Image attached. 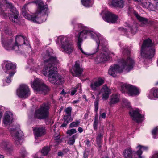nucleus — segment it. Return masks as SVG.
Returning <instances> with one entry per match:
<instances>
[{
    "label": "nucleus",
    "mask_w": 158,
    "mask_h": 158,
    "mask_svg": "<svg viewBox=\"0 0 158 158\" xmlns=\"http://www.w3.org/2000/svg\"><path fill=\"white\" fill-rule=\"evenodd\" d=\"M36 3L38 4V9L34 16L31 17L27 12L28 10L27 6L28 3L24 6L22 9V12L25 18L31 20L34 22L40 23L46 20L48 9L47 6L44 5L43 2L41 0L37 1Z\"/></svg>",
    "instance_id": "f257e3e1"
},
{
    "label": "nucleus",
    "mask_w": 158,
    "mask_h": 158,
    "mask_svg": "<svg viewBox=\"0 0 158 158\" xmlns=\"http://www.w3.org/2000/svg\"><path fill=\"white\" fill-rule=\"evenodd\" d=\"M14 40L11 37L7 38L6 37L4 39L2 37V45L5 48L8 50H14L18 51L19 50V46L23 44L28 45L29 44V42L27 39L24 36L21 35L16 36L15 42L14 44L13 42Z\"/></svg>",
    "instance_id": "f03ea898"
},
{
    "label": "nucleus",
    "mask_w": 158,
    "mask_h": 158,
    "mask_svg": "<svg viewBox=\"0 0 158 158\" xmlns=\"http://www.w3.org/2000/svg\"><path fill=\"white\" fill-rule=\"evenodd\" d=\"M44 59V67L43 70V74L48 77L56 72L57 68L55 65L58 63V60L55 56L52 55V53L48 50L46 53L42 54Z\"/></svg>",
    "instance_id": "7ed1b4c3"
},
{
    "label": "nucleus",
    "mask_w": 158,
    "mask_h": 158,
    "mask_svg": "<svg viewBox=\"0 0 158 158\" xmlns=\"http://www.w3.org/2000/svg\"><path fill=\"white\" fill-rule=\"evenodd\" d=\"M0 15L5 18L9 17L12 22L17 23L19 21V13L12 3L6 2L4 4L0 2Z\"/></svg>",
    "instance_id": "20e7f679"
},
{
    "label": "nucleus",
    "mask_w": 158,
    "mask_h": 158,
    "mask_svg": "<svg viewBox=\"0 0 158 158\" xmlns=\"http://www.w3.org/2000/svg\"><path fill=\"white\" fill-rule=\"evenodd\" d=\"M134 62L133 60L128 57L126 59H122L118 64L111 66L108 70L109 74L115 77L116 74L123 71L126 72L130 71L133 68Z\"/></svg>",
    "instance_id": "39448f33"
},
{
    "label": "nucleus",
    "mask_w": 158,
    "mask_h": 158,
    "mask_svg": "<svg viewBox=\"0 0 158 158\" xmlns=\"http://www.w3.org/2000/svg\"><path fill=\"white\" fill-rule=\"evenodd\" d=\"M74 29L75 31H81L76 36L77 38V45L78 49L84 54L87 56H90L92 54H91L85 52L82 49L81 45L83 39H86L88 35L90 36L92 38H94V33L88 30L87 28L83 27L81 24H76Z\"/></svg>",
    "instance_id": "423d86ee"
},
{
    "label": "nucleus",
    "mask_w": 158,
    "mask_h": 158,
    "mask_svg": "<svg viewBox=\"0 0 158 158\" xmlns=\"http://www.w3.org/2000/svg\"><path fill=\"white\" fill-rule=\"evenodd\" d=\"M151 40L148 39L143 41L140 51V59H151L154 54L155 49Z\"/></svg>",
    "instance_id": "0eeeda50"
},
{
    "label": "nucleus",
    "mask_w": 158,
    "mask_h": 158,
    "mask_svg": "<svg viewBox=\"0 0 158 158\" xmlns=\"http://www.w3.org/2000/svg\"><path fill=\"white\" fill-rule=\"evenodd\" d=\"M60 44L61 51L64 53L70 54L74 51L73 43L71 39L66 36H60L58 38Z\"/></svg>",
    "instance_id": "6e6552de"
},
{
    "label": "nucleus",
    "mask_w": 158,
    "mask_h": 158,
    "mask_svg": "<svg viewBox=\"0 0 158 158\" xmlns=\"http://www.w3.org/2000/svg\"><path fill=\"white\" fill-rule=\"evenodd\" d=\"M49 109L50 105L48 103H44L40 106L38 109L35 111L34 118L39 119L47 118L49 114Z\"/></svg>",
    "instance_id": "1a4fd4ad"
},
{
    "label": "nucleus",
    "mask_w": 158,
    "mask_h": 158,
    "mask_svg": "<svg viewBox=\"0 0 158 158\" xmlns=\"http://www.w3.org/2000/svg\"><path fill=\"white\" fill-rule=\"evenodd\" d=\"M31 86L34 90L40 93L45 94L49 90V88L43 81L39 78L35 79L31 83Z\"/></svg>",
    "instance_id": "9d476101"
},
{
    "label": "nucleus",
    "mask_w": 158,
    "mask_h": 158,
    "mask_svg": "<svg viewBox=\"0 0 158 158\" xmlns=\"http://www.w3.org/2000/svg\"><path fill=\"white\" fill-rule=\"evenodd\" d=\"M121 91L122 93H128L130 96L137 95L139 93V90L136 87L127 84L121 85Z\"/></svg>",
    "instance_id": "9b49d317"
},
{
    "label": "nucleus",
    "mask_w": 158,
    "mask_h": 158,
    "mask_svg": "<svg viewBox=\"0 0 158 158\" xmlns=\"http://www.w3.org/2000/svg\"><path fill=\"white\" fill-rule=\"evenodd\" d=\"M19 127L20 126L18 125L16 127L14 126L12 127H10L9 128L10 131L14 141L15 143L17 145L20 144V141L23 136L22 132L21 131L17 130Z\"/></svg>",
    "instance_id": "f8f14e48"
},
{
    "label": "nucleus",
    "mask_w": 158,
    "mask_h": 158,
    "mask_svg": "<svg viewBox=\"0 0 158 158\" xmlns=\"http://www.w3.org/2000/svg\"><path fill=\"white\" fill-rule=\"evenodd\" d=\"M30 91L28 86L26 85H20L17 90V94L20 98H26L30 95Z\"/></svg>",
    "instance_id": "ddd939ff"
},
{
    "label": "nucleus",
    "mask_w": 158,
    "mask_h": 158,
    "mask_svg": "<svg viewBox=\"0 0 158 158\" xmlns=\"http://www.w3.org/2000/svg\"><path fill=\"white\" fill-rule=\"evenodd\" d=\"M2 67L5 73L10 74V76H12L15 73L14 69L16 68V65L11 62H5L2 64Z\"/></svg>",
    "instance_id": "4468645a"
},
{
    "label": "nucleus",
    "mask_w": 158,
    "mask_h": 158,
    "mask_svg": "<svg viewBox=\"0 0 158 158\" xmlns=\"http://www.w3.org/2000/svg\"><path fill=\"white\" fill-rule=\"evenodd\" d=\"M94 39L96 41L97 45V47L95 51H94V52L92 53H89L91 54V55H92L97 52L99 49V45L103 47L104 45H105L107 43V41L106 40L103 38V37L101 36V35L99 33L96 34L95 33L94 34Z\"/></svg>",
    "instance_id": "2eb2a0df"
},
{
    "label": "nucleus",
    "mask_w": 158,
    "mask_h": 158,
    "mask_svg": "<svg viewBox=\"0 0 158 158\" xmlns=\"http://www.w3.org/2000/svg\"><path fill=\"white\" fill-rule=\"evenodd\" d=\"M48 77L49 81L56 85L61 84L64 81L61 76L56 73V71Z\"/></svg>",
    "instance_id": "dca6fc26"
},
{
    "label": "nucleus",
    "mask_w": 158,
    "mask_h": 158,
    "mask_svg": "<svg viewBox=\"0 0 158 158\" xmlns=\"http://www.w3.org/2000/svg\"><path fill=\"white\" fill-rule=\"evenodd\" d=\"M129 113L132 120L137 123H140L142 121L143 116L141 115V112L138 109H131L130 110Z\"/></svg>",
    "instance_id": "f3484780"
},
{
    "label": "nucleus",
    "mask_w": 158,
    "mask_h": 158,
    "mask_svg": "<svg viewBox=\"0 0 158 158\" xmlns=\"http://www.w3.org/2000/svg\"><path fill=\"white\" fill-rule=\"evenodd\" d=\"M104 20L107 22L111 23H115L119 21L118 15L110 12H106Z\"/></svg>",
    "instance_id": "a211bd4d"
},
{
    "label": "nucleus",
    "mask_w": 158,
    "mask_h": 158,
    "mask_svg": "<svg viewBox=\"0 0 158 158\" xmlns=\"http://www.w3.org/2000/svg\"><path fill=\"white\" fill-rule=\"evenodd\" d=\"M83 70V69L80 66L79 62L76 61L74 65L72 67L71 72L73 76H80L81 75Z\"/></svg>",
    "instance_id": "6ab92c4d"
},
{
    "label": "nucleus",
    "mask_w": 158,
    "mask_h": 158,
    "mask_svg": "<svg viewBox=\"0 0 158 158\" xmlns=\"http://www.w3.org/2000/svg\"><path fill=\"white\" fill-rule=\"evenodd\" d=\"M100 93L102 95V99L103 100H106L108 99L110 95L111 94V90L106 85H103L101 89Z\"/></svg>",
    "instance_id": "aec40b11"
},
{
    "label": "nucleus",
    "mask_w": 158,
    "mask_h": 158,
    "mask_svg": "<svg viewBox=\"0 0 158 158\" xmlns=\"http://www.w3.org/2000/svg\"><path fill=\"white\" fill-rule=\"evenodd\" d=\"M1 148L10 154L12 151V147L9 141L6 140L2 141L0 144Z\"/></svg>",
    "instance_id": "412c9836"
},
{
    "label": "nucleus",
    "mask_w": 158,
    "mask_h": 158,
    "mask_svg": "<svg viewBox=\"0 0 158 158\" xmlns=\"http://www.w3.org/2000/svg\"><path fill=\"white\" fill-rule=\"evenodd\" d=\"M109 58L108 54L106 51L102 52L97 55L95 59L96 63L98 64L107 60Z\"/></svg>",
    "instance_id": "4be33fe9"
},
{
    "label": "nucleus",
    "mask_w": 158,
    "mask_h": 158,
    "mask_svg": "<svg viewBox=\"0 0 158 158\" xmlns=\"http://www.w3.org/2000/svg\"><path fill=\"white\" fill-rule=\"evenodd\" d=\"M13 119V114L10 111H7L4 114L3 118V123L6 125H9L11 124Z\"/></svg>",
    "instance_id": "5701e85b"
},
{
    "label": "nucleus",
    "mask_w": 158,
    "mask_h": 158,
    "mask_svg": "<svg viewBox=\"0 0 158 158\" xmlns=\"http://www.w3.org/2000/svg\"><path fill=\"white\" fill-rule=\"evenodd\" d=\"M104 82L103 79L101 78H99L95 81H93L91 82L90 87L94 91L96 90L97 88L102 85Z\"/></svg>",
    "instance_id": "b1692460"
},
{
    "label": "nucleus",
    "mask_w": 158,
    "mask_h": 158,
    "mask_svg": "<svg viewBox=\"0 0 158 158\" xmlns=\"http://www.w3.org/2000/svg\"><path fill=\"white\" fill-rule=\"evenodd\" d=\"M0 30L4 31L6 34L10 35L12 34L11 29L8 27V24L4 22L0 23Z\"/></svg>",
    "instance_id": "393cba45"
},
{
    "label": "nucleus",
    "mask_w": 158,
    "mask_h": 158,
    "mask_svg": "<svg viewBox=\"0 0 158 158\" xmlns=\"http://www.w3.org/2000/svg\"><path fill=\"white\" fill-rule=\"evenodd\" d=\"M35 139L40 137L45 134V130L43 127H33Z\"/></svg>",
    "instance_id": "a878e982"
},
{
    "label": "nucleus",
    "mask_w": 158,
    "mask_h": 158,
    "mask_svg": "<svg viewBox=\"0 0 158 158\" xmlns=\"http://www.w3.org/2000/svg\"><path fill=\"white\" fill-rule=\"evenodd\" d=\"M109 5L114 7L123 8L124 5V1L123 0H112Z\"/></svg>",
    "instance_id": "bb28decb"
},
{
    "label": "nucleus",
    "mask_w": 158,
    "mask_h": 158,
    "mask_svg": "<svg viewBox=\"0 0 158 158\" xmlns=\"http://www.w3.org/2000/svg\"><path fill=\"white\" fill-rule=\"evenodd\" d=\"M120 101L119 95L117 94H112L110 97L109 104L110 106L118 103Z\"/></svg>",
    "instance_id": "cd10ccee"
},
{
    "label": "nucleus",
    "mask_w": 158,
    "mask_h": 158,
    "mask_svg": "<svg viewBox=\"0 0 158 158\" xmlns=\"http://www.w3.org/2000/svg\"><path fill=\"white\" fill-rule=\"evenodd\" d=\"M50 150V148L48 146L45 147L41 150V152H38L35 154L34 158H43L40 156L41 154H42L44 156L47 155Z\"/></svg>",
    "instance_id": "c85d7f7f"
},
{
    "label": "nucleus",
    "mask_w": 158,
    "mask_h": 158,
    "mask_svg": "<svg viewBox=\"0 0 158 158\" xmlns=\"http://www.w3.org/2000/svg\"><path fill=\"white\" fill-rule=\"evenodd\" d=\"M134 151L129 147L126 148L123 152V155L125 158H132Z\"/></svg>",
    "instance_id": "c756f323"
},
{
    "label": "nucleus",
    "mask_w": 158,
    "mask_h": 158,
    "mask_svg": "<svg viewBox=\"0 0 158 158\" xmlns=\"http://www.w3.org/2000/svg\"><path fill=\"white\" fill-rule=\"evenodd\" d=\"M151 94H152V95L149 94L148 97L149 99H153L154 98H158V88H153L151 89L150 91Z\"/></svg>",
    "instance_id": "7c9ffc66"
},
{
    "label": "nucleus",
    "mask_w": 158,
    "mask_h": 158,
    "mask_svg": "<svg viewBox=\"0 0 158 158\" xmlns=\"http://www.w3.org/2000/svg\"><path fill=\"white\" fill-rule=\"evenodd\" d=\"M148 147H147L142 146L140 145H138L136 147V149H138V150L137 151L136 153L138 155L139 158H143L142 156H141L143 152L144 151H147L148 150Z\"/></svg>",
    "instance_id": "2f4dec72"
},
{
    "label": "nucleus",
    "mask_w": 158,
    "mask_h": 158,
    "mask_svg": "<svg viewBox=\"0 0 158 158\" xmlns=\"http://www.w3.org/2000/svg\"><path fill=\"white\" fill-rule=\"evenodd\" d=\"M135 15L137 19L141 22L142 23L141 26H143L144 25L148 24V19L146 18L141 17L138 14L135 13Z\"/></svg>",
    "instance_id": "473e14b6"
},
{
    "label": "nucleus",
    "mask_w": 158,
    "mask_h": 158,
    "mask_svg": "<svg viewBox=\"0 0 158 158\" xmlns=\"http://www.w3.org/2000/svg\"><path fill=\"white\" fill-rule=\"evenodd\" d=\"M82 4L85 6L89 7L92 6L94 3V0H81Z\"/></svg>",
    "instance_id": "72a5a7b5"
},
{
    "label": "nucleus",
    "mask_w": 158,
    "mask_h": 158,
    "mask_svg": "<svg viewBox=\"0 0 158 158\" xmlns=\"http://www.w3.org/2000/svg\"><path fill=\"white\" fill-rule=\"evenodd\" d=\"M78 136V134H76L73 135L72 137L69 138L68 142V144L70 145L73 144L75 142V139L77 138Z\"/></svg>",
    "instance_id": "f704fd0d"
},
{
    "label": "nucleus",
    "mask_w": 158,
    "mask_h": 158,
    "mask_svg": "<svg viewBox=\"0 0 158 158\" xmlns=\"http://www.w3.org/2000/svg\"><path fill=\"white\" fill-rule=\"evenodd\" d=\"M140 4L143 7L147 8H149L151 6H152V4L149 2H142Z\"/></svg>",
    "instance_id": "c9c22d12"
},
{
    "label": "nucleus",
    "mask_w": 158,
    "mask_h": 158,
    "mask_svg": "<svg viewBox=\"0 0 158 158\" xmlns=\"http://www.w3.org/2000/svg\"><path fill=\"white\" fill-rule=\"evenodd\" d=\"M122 105L123 107L130 108L131 107L130 103L128 100L125 98L122 100Z\"/></svg>",
    "instance_id": "e433bc0d"
},
{
    "label": "nucleus",
    "mask_w": 158,
    "mask_h": 158,
    "mask_svg": "<svg viewBox=\"0 0 158 158\" xmlns=\"http://www.w3.org/2000/svg\"><path fill=\"white\" fill-rule=\"evenodd\" d=\"M153 137L154 139L158 137V127H156L153 129L152 131Z\"/></svg>",
    "instance_id": "4c0bfd02"
},
{
    "label": "nucleus",
    "mask_w": 158,
    "mask_h": 158,
    "mask_svg": "<svg viewBox=\"0 0 158 158\" xmlns=\"http://www.w3.org/2000/svg\"><path fill=\"white\" fill-rule=\"evenodd\" d=\"M103 135L101 134H99L97 137L96 141H97L98 146L99 147H101L100 144L102 142V137Z\"/></svg>",
    "instance_id": "58836bf2"
},
{
    "label": "nucleus",
    "mask_w": 158,
    "mask_h": 158,
    "mask_svg": "<svg viewBox=\"0 0 158 158\" xmlns=\"http://www.w3.org/2000/svg\"><path fill=\"white\" fill-rule=\"evenodd\" d=\"M80 121L79 120L76 121L71 123L69 125L70 127L73 128L77 127L79 124Z\"/></svg>",
    "instance_id": "ea45409f"
},
{
    "label": "nucleus",
    "mask_w": 158,
    "mask_h": 158,
    "mask_svg": "<svg viewBox=\"0 0 158 158\" xmlns=\"http://www.w3.org/2000/svg\"><path fill=\"white\" fill-rule=\"evenodd\" d=\"M28 64L30 65L31 66V68L33 69H35V70H36L37 69H36V68L34 67V60L33 59H30L28 61Z\"/></svg>",
    "instance_id": "a19ab883"
},
{
    "label": "nucleus",
    "mask_w": 158,
    "mask_h": 158,
    "mask_svg": "<svg viewBox=\"0 0 158 158\" xmlns=\"http://www.w3.org/2000/svg\"><path fill=\"white\" fill-rule=\"evenodd\" d=\"M77 132V131L75 129L72 128L68 130L66 132V133L69 135H71Z\"/></svg>",
    "instance_id": "79ce46f5"
},
{
    "label": "nucleus",
    "mask_w": 158,
    "mask_h": 158,
    "mask_svg": "<svg viewBox=\"0 0 158 158\" xmlns=\"http://www.w3.org/2000/svg\"><path fill=\"white\" fill-rule=\"evenodd\" d=\"M122 52L124 54H126L128 56L130 53V52L127 46H125V48L122 49Z\"/></svg>",
    "instance_id": "37998d69"
},
{
    "label": "nucleus",
    "mask_w": 158,
    "mask_h": 158,
    "mask_svg": "<svg viewBox=\"0 0 158 158\" xmlns=\"http://www.w3.org/2000/svg\"><path fill=\"white\" fill-rule=\"evenodd\" d=\"M94 129L95 130H96L98 127V118L96 116L94 118V122L93 124Z\"/></svg>",
    "instance_id": "c03bdc74"
},
{
    "label": "nucleus",
    "mask_w": 158,
    "mask_h": 158,
    "mask_svg": "<svg viewBox=\"0 0 158 158\" xmlns=\"http://www.w3.org/2000/svg\"><path fill=\"white\" fill-rule=\"evenodd\" d=\"M64 120L69 122L72 121L71 115L65 114L64 117Z\"/></svg>",
    "instance_id": "a18cd8bd"
},
{
    "label": "nucleus",
    "mask_w": 158,
    "mask_h": 158,
    "mask_svg": "<svg viewBox=\"0 0 158 158\" xmlns=\"http://www.w3.org/2000/svg\"><path fill=\"white\" fill-rule=\"evenodd\" d=\"M20 153L21 156L23 158L27 154L26 150L24 148L22 149L20 152Z\"/></svg>",
    "instance_id": "49530a36"
},
{
    "label": "nucleus",
    "mask_w": 158,
    "mask_h": 158,
    "mask_svg": "<svg viewBox=\"0 0 158 158\" xmlns=\"http://www.w3.org/2000/svg\"><path fill=\"white\" fill-rule=\"evenodd\" d=\"M98 100L96 98L94 102V105L95 107V111L97 112L98 110Z\"/></svg>",
    "instance_id": "de8ad7c7"
},
{
    "label": "nucleus",
    "mask_w": 158,
    "mask_h": 158,
    "mask_svg": "<svg viewBox=\"0 0 158 158\" xmlns=\"http://www.w3.org/2000/svg\"><path fill=\"white\" fill-rule=\"evenodd\" d=\"M72 110V109L71 107H68L65 110L66 114L71 115Z\"/></svg>",
    "instance_id": "09e8293b"
},
{
    "label": "nucleus",
    "mask_w": 158,
    "mask_h": 158,
    "mask_svg": "<svg viewBox=\"0 0 158 158\" xmlns=\"http://www.w3.org/2000/svg\"><path fill=\"white\" fill-rule=\"evenodd\" d=\"M54 136L55 137V140L56 142L59 143L61 142V140L60 139V136L58 134L57 135L55 134Z\"/></svg>",
    "instance_id": "8fccbe9b"
},
{
    "label": "nucleus",
    "mask_w": 158,
    "mask_h": 158,
    "mask_svg": "<svg viewBox=\"0 0 158 158\" xmlns=\"http://www.w3.org/2000/svg\"><path fill=\"white\" fill-rule=\"evenodd\" d=\"M69 122H68V121H65L64 120V121L63 123L61 125V127H66L67 124Z\"/></svg>",
    "instance_id": "3c124183"
},
{
    "label": "nucleus",
    "mask_w": 158,
    "mask_h": 158,
    "mask_svg": "<svg viewBox=\"0 0 158 158\" xmlns=\"http://www.w3.org/2000/svg\"><path fill=\"white\" fill-rule=\"evenodd\" d=\"M89 153L88 151H85L84 153V158H87L88 156L89 155Z\"/></svg>",
    "instance_id": "603ef678"
},
{
    "label": "nucleus",
    "mask_w": 158,
    "mask_h": 158,
    "mask_svg": "<svg viewBox=\"0 0 158 158\" xmlns=\"http://www.w3.org/2000/svg\"><path fill=\"white\" fill-rule=\"evenodd\" d=\"M10 77V75L9 77H7L6 79V83H9L11 81V80L10 79V77Z\"/></svg>",
    "instance_id": "864d4df0"
},
{
    "label": "nucleus",
    "mask_w": 158,
    "mask_h": 158,
    "mask_svg": "<svg viewBox=\"0 0 158 158\" xmlns=\"http://www.w3.org/2000/svg\"><path fill=\"white\" fill-rule=\"evenodd\" d=\"M106 114L105 113H103L100 116V117H101L102 118L105 119L106 118Z\"/></svg>",
    "instance_id": "5fc2aeb1"
},
{
    "label": "nucleus",
    "mask_w": 158,
    "mask_h": 158,
    "mask_svg": "<svg viewBox=\"0 0 158 158\" xmlns=\"http://www.w3.org/2000/svg\"><path fill=\"white\" fill-rule=\"evenodd\" d=\"M77 88H75L71 91V95H73L77 91Z\"/></svg>",
    "instance_id": "6e6d98bb"
},
{
    "label": "nucleus",
    "mask_w": 158,
    "mask_h": 158,
    "mask_svg": "<svg viewBox=\"0 0 158 158\" xmlns=\"http://www.w3.org/2000/svg\"><path fill=\"white\" fill-rule=\"evenodd\" d=\"M152 158H158V152L154 154L152 156Z\"/></svg>",
    "instance_id": "4d7b16f0"
},
{
    "label": "nucleus",
    "mask_w": 158,
    "mask_h": 158,
    "mask_svg": "<svg viewBox=\"0 0 158 158\" xmlns=\"http://www.w3.org/2000/svg\"><path fill=\"white\" fill-rule=\"evenodd\" d=\"M85 142L86 144L87 145V146H89L90 144V141L88 140H85Z\"/></svg>",
    "instance_id": "13d9d810"
},
{
    "label": "nucleus",
    "mask_w": 158,
    "mask_h": 158,
    "mask_svg": "<svg viewBox=\"0 0 158 158\" xmlns=\"http://www.w3.org/2000/svg\"><path fill=\"white\" fill-rule=\"evenodd\" d=\"M78 131L80 133L82 132L83 131V129L82 128L79 127L78 129Z\"/></svg>",
    "instance_id": "bf43d9fd"
},
{
    "label": "nucleus",
    "mask_w": 158,
    "mask_h": 158,
    "mask_svg": "<svg viewBox=\"0 0 158 158\" xmlns=\"http://www.w3.org/2000/svg\"><path fill=\"white\" fill-rule=\"evenodd\" d=\"M58 155L59 156H62L63 155V153L62 152H58Z\"/></svg>",
    "instance_id": "052dcab7"
},
{
    "label": "nucleus",
    "mask_w": 158,
    "mask_h": 158,
    "mask_svg": "<svg viewBox=\"0 0 158 158\" xmlns=\"http://www.w3.org/2000/svg\"><path fill=\"white\" fill-rule=\"evenodd\" d=\"M88 117V115L87 113H86L84 116V118L85 119H87Z\"/></svg>",
    "instance_id": "680f3d73"
},
{
    "label": "nucleus",
    "mask_w": 158,
    "mask_h": 158,
    "mask_svg": "<svg viewBox=\"0 0 158 158\" xmlns=\"http://www.w3.org/2000/svg\"><path fill=\"white\" fill-rule=\"evenodd\" d=\"M61 94H62L65 95L66 94V93L65 92L64 90L63 89L62 90V91L61 92Z\"/></svg>",
    "instance_id": "e2e57ef3"
},
{
    "label": "nucleus",
    "mask_w": 158,
    "mask_h": 158,
    "mask_svg": "<svg viewBox=\"0 0 158 158\" xmlns=\"http://www.w3.org/2000/svg\"><path fill=\"white\" fill-rule=\"evenodd\" d=\"M79 101L78 100H75V101H74L72 102V103L74 104H76V103H77L79 102Z\"/></svg>",
    "instance_id": "0e129e2a"
},
{
    "label": "nucleus",
    "mask_w": 158,
    "mask_h": 158,
    "mask_svg": "<svg viewBox=\"0 0 158 158\" xmlns=\"http://www.w3.org/2000/svg\"><path fill=\"white\" fill-rule=\"evenodd\" d=\"M156 7H158V1H156Z\"/></svg>",
    "instance_id": "69168bd1"
},
{
    "label": "nucleus",
    "mask_w": 158,
    "mask_h": 158,
    "mask_svg": "<svg viewBox=\"0 0 158 158\" xmlns=\"http://www.w3.org/2000/svg\"><path fill=\"white\" fill-rule=\"evenodd\" d=\"M135 1L138 2H141V0H134Z\"/></svg>",
    "instance_id": "338daca9"
},
{
    "label": "nucleus",
    "mask_w": 158,
    "mask_h": 158,
    "mask_svg": "<svg viewBox=\"0 0 158 158\" xmlns=\"http://www.w3.org/2000/svg\"><path fill=\"white\" fill-rule=\"evenodd\" d=\"M0 158H4L3 155H0Z\"/></svg>",
    "instance_id": "774afa93"
}]
</instances>
